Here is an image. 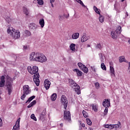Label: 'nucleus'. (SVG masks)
Here are the masks:
<instances>
[{
  "label": "nucleus",
  "instance_id": "1",
  "mask_svg": "<svg viewBox=\"0 0 130 130\" xmlns=\"http://www.w3.org/2000/svg\"><path fill=\"white\" fill-rule=\"evenodd\" d=\"M27 70L30 75H34L32 76L33 81L34 83H35L36 86L38 87L40 84V80H39L40 75H39V73H38V67L36 66H33L32 67L31 66H28L27 67Z\"/></svg>",
  "mask_w": 130,
  "mask_h": 130
},
{
  "label": "nucleus",
  "instance_id": "2",
  "mask_svg": "<svg viewBox=\"0 0 130 130\" xmlns=\"http://www.w3.org/2000/svg\"><path fill=\"white\" fill-rule=\"evenodd\" d=\"M29 60L43 63V62L47 61V58L43 53L32 52L29 54Z\"/></svg>",
  "mask_w": 130,
  "mask_h": 130
},
{
  "label": "nucleus",
  "instance_id": "3",
  "mask_svg": "<svg viewBox=\"0 0 130 130\" xmlns=\"http://www.w3.org/2000/svg\"><path fill=\"white\" fill-rule=\"evenodd\" d=\"M7 32L11 35L14 39H19L21 37V33L18 30L13 28H9L7 29Z\"/></svg>",
  "mask_w": 130,
  "mask_h": 130
},
{
  "label": "nucleus",
  "instance_id": "4",
  "mask_svg": "<svg viewBox=\"0 0 130 130\" xmlns=\"http://www.w3.org/2000/svg\"><path fill=\"white\" fill-rule=\"evenodd\" d=\"M13 82H14V78L10 77H7L6 86L9 95H11L12 92H13V86H12Z\"/></svg>",
  "mask_w": 130,
  "mask_h": 130
},
{
  "label": "nucleus",
  "instance_id": "5",
  "mask_svg": "<svg viewBox=\"0 0 130 130\" xmlns=\"http://www.w3.org/2000/svg\"><path fill=\"white\" fill-rule=\"evenodd\" d=\"M70 85L72 88L75 89V92L78 94V95H80L81 94V90H80V86L78 85L74 80L72 79L70 81Z\"/></svg>",
  "mask_w": 130,
  "mask_h": 130
},
{
  "label": "nucleus",
  "instance_id": "6",
  "mask_svg": "<svg viewBox=\"0 0 130 130\" xmlns=\"http://www.w3.org/2000/svg\"><path fill=\"white\" fill-rule=\"evenodd\" d=\"M63 118L67 121H71V112L69 111H64L63 114Z\"/></svg>",
  "mask_w": 130,
  "mask_h": 130
},
{
  "label": "nucleus",
  "instance_id": "7",
  "mask_svg": "<svg viewBox=\"0 0 130 130\" xmlns=\"http://www.w3.org/2000/svg\"><path fill=\"white\" fill-rule=\"evenodd\" d=\"M61 102L63 105L64 109H67L68 107V99L66 97V95H62L61 96Z\"/></svg>",
  "mask_w": 130,
  "mask_h": 130
},
{
  "label": "nucleus",
  "instance_id": "8",
  "mask_svg": "<svg viewBox=\"0 0 130 130\" xmlns=\"http://www.w3.org/2000/svg\"><path fill=\"white\" fill-rule=\"evenodd\" d=\"M103 106L105 108H108L110 107V99H105L103 102Z\"/></svg>",
  "mask_w": 130,
  "mask_h": 130
},
{
  "label": "nucleus",
  "instance_id": "9",
  "mask_svg": "<svg viewBox=\"0 0 130 130\" xmlns=\"http://www.w3.org/2000/svg\"><path fill=\"white\" fill-rule=\"evenodd\" d=\"M21 120V118H19L16 121L15 125L13 126L12 130H19L20 129V121Z\"/></svg>",
  "mask_w": 130,
  "mask_h": 130
},
{
  "label": "nucleus",
  "instance_id": "10",
  "mask_svg": "<svg viewBox=\"0 0 130 130\" xmlns=\"http://www.w3.org/2000/svg\"><path fill=\"white\" fill-rule=\"evenodd\" d=\"M24 94L28 95V94H30L31 93V90H30V87L28 85H24L23 86V92Z\"/></svg>",
  "mask_w": 130,
  "mask_h": 130
},
{
  "label": "nucleus",
  "instance_id": "11",
  "mask_svg": "<svg viewBox=\"0 0 130 130\" xmlns=\"http://www.w3.org/2000/svg\"><path fill=\"white\" fill-rule=\"evenodd\" d=\"M50 85H51V83L48 79H46L44 81V87L46 90H48L49 88H50Z\"/></svg>",
  "mask_w": 130,
  "mask_h": 130
},
{
  "label": "nucleus",
  "instance_id": "12",
  "mask_svg": "<svg viewBox=\"0 0 130 130\" xmlns=\"http://www.w3.org/2000/svg\"><path fill=\"white\" fill-rule=\"evenodd\" d=\"M89 39H90V37L87 35H85V34H84L81 39V42H85V41L89 40Z\"/></svg>",
  "mask_w": 130,
  "mask_h": 130
},
{
  "label": "nucleus",
  "instance_id": "13",
  "mask_svg": "<svg viewBox=\"0 0 130 130\" xmlns=\"http://www.w3.org/2000/svg\"><path fill=\"white\" fill-rule=\"evenodd\" d=\"M73 72H75L76 73L77 77H82V76H83V72L78 69H74Z\"/></svg>",
  "mask_w": 130,
  "mask_h": 130
},
{
  "label": "nucleus",
  "instance_id": "14",
  "mask_svg": "<svg viewBox=\"0 0 130 130\" xmlns=\"http://www.w3.org/2000/svg\"><path fill=\"white\" fill-rule=\"evenodd\" d=\"M29 28L30 30H36L37 26L35 23H30L29 25Z\"/></svg>",
  "mask_w": 130,
  "mask_h": 130
},
{
  "label": "nucleus",
  "instance_id": "15",
  "mask_svg": "<svg viewBox=\"0 0 130 130\" xmlns=\"http://www.w3.org/2000/svg\"><path fill=\"white\" fill-rule=\"evenodd\" d=\"M111 36L113 39H116V38H117V33H116L115 31H112Z\"/></svg>",
  "mask_w": 130,
  "mask_h": 130
},
{
  "label": "nucleus",
  "instance_id": "16",
  "mask_svg": "<svg viewBox=\"0 0 130 130\" xmlns=\"http://www.w3.org/2000/svg\"><path fill=\"white\" fill-rule=\"evenodd\" d=\"M80 36V34L79 32H75L72 35V39H78Z\"/></svg>",
  "mask_w": 130,
  "mask_h": 130
},
{
  "label": "nucleus",
  "instance_id": "17",
  "mask_svg": "<svg viewBox=\"0 0 130 130\" xmlns=\"http://www.w3.org/2000/svg\"><path fill=\"white\" fill-rule=\"evenodd\" d=\"M70 48L73 52H75L76 51V44H71L70 46Z\"/></svg>",
  "mask_w": 130,
  "mask_h": 130
},
{
  "label": "nucleus",
  "instance_id": "18",
  "mask_svg": "<svg viewBox=\"0 0 130 130\" xmlns=\"http://www.w3.org/2000/svg\"><path fill=\"white\" fill-rule=\"evenodd\" d=\"M110 71L111 76L115 77V73L114 71V68L112 66L110 67Z\"/></svg>",
  "mask_w": 130,
  "mask_h": 130
},
{
  "label": "nucleus",
  "instance_id": "19",
  "mask_svg": "<svg viewBox=\"0 0 130 130\" xmlns=\"http://www.w3.org/2000/svg\"><path fill=\"white\" fill-rule=\"evenodd\" d=\"M0 87L5 86V76H2L1 78Z\"/></svg>",
  "mask_w": 130,
  "mask_h": 130
},
{
  "label": "nucleus",
  "instance_id": "20",
  "mask_svg": "<svg viewBox=\"0 0 130 130\" xmlns=\"http://www.w3.org/2000/svg\"><path fill=\"white\" fill-rule=\"evenodd\" d=\"M39 24L41 27V28H43L44 27V25L45 23L44 22V19L41 18L39 20Z\"/></svg>",
  "mask_w": 130,
  "mask_h": 130
},
{
  "label": "nucleus",
  "instance_id": "21",
  "mask_svg": "<svg viewBox=\"0 0 130 130\" xmlns=\"http://www.w3.org/2000/svg\"><path fill=\"white\" fill-rule=\"evenodd\" d=\"M23 12L24 15H26V16H28V15H29V10L28 9L26 8V7L23 8Z\"/></svg>",
  "mask_w": 130,
  "mask_h": 130
},
{
  "label": "nucleus",
  "instance_id": "22",
  "mask_svg": "<svg viewBox=\"0 0 130 130\" xmlns=\"http://www.w3.org/2000/svg\"><path fill=\"white\" fill-rule=\"evenodd\" d=\"M57 96V94H56V93H53L51 96V100H52V101H55V100H56Z\"/></svg>",
  "mask_w": 130,
  "mask_h": 130
},
{
  "label": "nucleus",
  "instance_id": "23",
  "mask_svg": "<svg viewBox=\"0 0 130 130\" xmlns=\"http://www.w3.org/2000/svg\"><path fill=\"white\" fill-rule=\"evenodd\" d=\"M119 61L120 63L125 61V57H124V56H120L119 57Z\"/></svg>",
  "mask_w": 130,
  "mask_h": 130
},
{
  "label": "nucleus",
  "instance_id": "24",
  "mask_svg": "<svg viewBox=\"0 0 130 130\" xmlns=\"http://www.w3.org/2000/svg\"><path fill=\"white\" fill-rule=\"evenodd\" d=\"M116 33H117V34H120L121 33V26H119L117 27L116 30Z\"/></svg>",
  "mask_w": 130,
  "mask_h": 130
},
{
  "label": "nucleus",
  "instance_id": "25",
  "mask_svg": "<svg viewBox=\"0 0 130 130\" xmlns=\"http://www.w3.org/2000/svg\"><path fill=\"white\" fill-rule=\"evenodd\" d=\"M36 104V101L34 100L28 106H27V108H31L32 106H34V105H35Z\"/></svg>",
  "mask_w": 130,
  "mask_h": 130
},
{
  "label": "nucleus",
  "instance_id": "26",
  "mask_svg": "<svg viewBox=\"0 0 130 130\" xmlns=\"http://www.w3.org/2000/svg\"><path fill=\"white\" fill-rule=\"evenodd\" d=\"M100 59L101 61V62H104V57H103V55H102V53H99V54Z\"/></svg>",
  "mask_w": 130,
  "mask_h": 130
},
{
  "label": "nucleus",
  "instance_id": "27",
  "mask_svg": "<svg viewBox=\"0 0 130 130\" xmlns=\"http://www.w3.org/2000/svg\"><path fill=\"white\" fill-rule=\"evenodd\" d=\"M81 70L85 74H87L88 72H89V70H88V68H87L85 66H84V67Z\"/></svg>",
  "mask_w": 130,
  "mask_h": 130
},
{
  "label": "nucleus",
  "instance_id": "28",
  "mask_svg": "<svg viewBox=\"0 0 130 130\" xmlns=\"http://www.w3.org/2000/svg\"><path fill=\"white\" fill-rule=\"evenodd\" d=\"M34 98H35V96L33 95L31 97H30L28 100L25 102V103H30V102H31L33 99H34Z\"/></svg>",
  "mask_w": 130,
  "mask_h": 130
},
{
  "label": "nucleus",
  "instance_id": "29",
  "mask_svg": "<svg viewBox=\"0 0 130 130\" xmlns=\"http://www.w3.org/2000/svg\"><path fill=\"white\" fill-rule=\"evenodd\" d=\"M25 36L26 37H29L31 35V32H30L29 30H25L24 31Z\"/></svg>",
  "mask_w": 130,
  "mask_h": 130
},
{
  "label": "nucleus",
  "instance_id": "30",
  "mask_svg": "<svg viewBox=\"0 0 130 130\" xmlns=\"http://www.w3.org/2000/svg\"><path fill=\"white\" fill-rule=\"evenodd\" d=\"M99 21L101 23H103V22H104V16L100 15Z\"/></svg>",
  "mask_w": 130,
  "mask_h": 130
},
{
  "label": "nucleus",
  "instance_id": "31",
  "mask_svg": "<svg viewBox=\"0 0 130 130\" xmlns=\"http://www.w3.org/2000/svg\"><path fill=\"white\" fill-rule=\"evenodd\" d=\"M101 68L104 71H106V66H105V64H104V62H102L101 64Z\"/></svg>",
  "mask_w": 130,
  "mask_h": 130
},
{
  "label": "nucleus",
  "instance_id": "32",
  "mask_svg": "<svg viewBox=\"0 0 130 130\" xmlns=\"http://www.w3.org/2000/svg\"><path fill=\"white\" fill-rule=\"evenodd\" d=\"M78 66L79 68H80V70H82L84 67H85V65H84L83 63L79 62L78 63Z\"/></svg>",
  "mask_w": 130,
  "mask_h": 130
},
{
  "label": "nucleus",
  "instance_id": "33",
  "mask_svg": "<svg viewBox=\"0 0 130 130\" xmlns=\"http://www.w3.org/2000/svg\"><path fill=\"white\" fill-rule=\"evenodd\" d=\"M92 110H94V111L95 112L98 111V109L97 108V106L96 105H92Z\"/></svg>",
  "mask_w": 130,
  "mask_h": 130
},
{
  "label": "nucleus",
  "instance_id": "34",
  "mask_svg": "<svg viewBox=\"0 0 130 130\" xmlns=\"http://www.w3.org/2000/svg\"><path fill=\"white\" fill-rule=\"evenodd\" d=\"M79 127L80 128H81V129H82V127H85V123H82V122L80 121L79 122Z\"/></svg>",
  "mask_w": 130,
  "mask_h": 130
},
{
  "label": "nucleus",
  "instance_id": "35",
  "mask_svg": "<svg viewBox=\"0 0 130 130\" xmlns=\"http://www.w3.org/2000/svg\"><path fill=\"white\" fill-rule=\"evenodd\" d=\"M30 118H31V119L35 120V121H37V119L36 118V117H35V115L34 114L31 115Z\"/></svg>",
  "mask_w": 130,
  "mask_h": 130
},
{
  "label": "nucleus",
  "instance_id": "36",
  "mask_svg": "<svg viewBox=\"0 0 130 130\" xmlns=\"http://www.w3.org/2000/svg\"><path fill=\"white\" fill-rule=\"evenodd\" d=\"M86 122L88 125H92V122L91 120L89 118L86 119Z\"/></svg>",
  "mask_w": 130,
  "mask_h": 130
},
{
  "label": "nucleus",
  "instance_id": "37",
  "mask_svg": "<svg viewBox=\"0 0 130 130\" xmlns=\"http://www.w3.org/2000/svg\"><path fill=\"white\" fill-rule=\"evenodd\" d=\"M120 124H121L120 122H118V123L117 124H113L114 128H118Z\"/></svg>",
  "mask_w": 130,
  "mask_h": 130
},
{
  "label": "nucleus",
  "instance_id": "38",
  "mask_svg": "<svg viewBox=\"0 0 130 130\" xmlns=\"http://www.w3.org/2000/svg\"><path fill=\"white\" fill-rule=\"evenodd\" d=\"M58 18L59 21H63V20H64V16L63 15H59Z\"/></svg>",
  "mask_w": 130,
  "mask_h": 130
},
{
  "label": "nucleus",
  "instance_id": "39",
  "mask_svg": "<svg viewBox=\"0 0 130 130\" xmlns=\"http://www.w3.org/2000/svg\"><path fill=\"white\" fill-rule=\"evenodd\" d=\"M82 113L83 114V116L85 118L88 117V113H87V112H86L85 111H83Z\"/></svg>",
  "mask_w": 130,
  "mask_h": 130
},
{
  "label": "nucleus",
  "instance_id": "40",
  "mask_svg": "<svg viewBox=\"0 0 130 130\" xmlns=\"http://www.w3.org/2000/svg\"><path fill=\"white\" fill-rule=\"evenodd\" d=\"M38 5L40 6H42L44 4L43 0H37Z\"/></svg>",
  "mask_w": 130,
  "mask_h": 130
},
{
  "label": "nucleus",
  "instance_id": "41",
  "mask_svg": "<svg viewBox=\"0 0 130 130\" xmlns=\"http://www.w3.org/2000/svg\"><path fill=\"white\" fill-rule=\"evenodd\" d=\"M26 95H28V94H26V93H24V92H23V94L21 96V100H24L25 98H26Z\"/></svg>",
  "mask_w": 130,
  "mask_h": 130
},
{
  "label": "nucleus",
  "instance_id": "42",
  "mask_svg": "<svg viewBox=\"0 0 130 130\" xmlns=\"http://www.w3.org/2000/svg\"><path fill=\"white\" fill-rule=\"evenodd\" d=\"M76 1L77 2V3L81 5L82 7H85V5L84 4V3H83V2H82V1L81 0H76Z\"/></svg>",
  "mask_w": 130,
  "mask_h": 130
},
{
  "label": "nucleus",
  "instance_id": "43",
  "mask_svg": "<svg viewBox=\"0 0 130 130\" xmlns=\"http://www.w3.org/2000/svg\"><path fill=\"white\" fill-rule=\"evenodd\" d=\"M108 113V108H105L104 112V115H106Z\"/></svg>",
  "mask_w": 130,
  "mask_h": 130
},
{
  "label": "nucleus",
  "instance_id": "44",
  "mask_svg": "<svg viewBox=\"0 0 130 130\" xmlns=\"http://www.w3.org/2000/svg\"><path fill=\"white\" fill-rule=\"evenodd\" d=\"M95 86L96 89H99V88H100V85L99 84V83L98 82H96L95 83Z\"/></svg>",
  "mask_w": 130,
  "mask_h": 130
},
{
  "label": "nucleus",
  "instance_id": "45",
  "mask_svg": "<svg viewBox=\"0 0 130 130\" xmlns=\"http://www.w3.org/2000/svg\"><path fill=\"white\" fill-rule=\"evenodd\" d=\"M114 125V124H109V128L110 129H113L114 128V127L113 126Z\"/></svg>",
  "mask_w": 130,
  "mask_h": 130
},
{
  "label": "nucleus",
  "instance_id": "46",
  "mask_svg": "<svg viewBox=\"0 0 130 130\" xmlns=\"http://www.w3.org/2000/svg\"><path fill=\"white\" fill-rule=\"evenodd\" d=\"M99 9L97 8V7L95 6H93V10L94 11V12H96V11H98Z\"/></svg>",
  "mask_w": 130,
  "mask_h": 130
},
{
  "label": "nucleus",
  "instance_id": "47",
  "mask_svg": "<svg viewBox=\"0 0 130 130\" xmlns=\"http://www.w3.org/2000/svg\"><path fill=\"white\" fill-rule=\"evenodd\" d=\"M46 113V110H44L43 111L42 113V115H43V116H44V115H45Z\"/></svg>",
  "mask_w": 130,
  "mask_h": 130
},
{
  "label": "nucleus",
  "instance_id": "48",
  "mask_svg": "<svg viewBox=\"0 0 130 130\" xmlns=\"http://www.w3.org/2000/svg\"><path fill=\"white\" fill-rule=\"evenodd\" d=\"M96 48H99L100 49V48H101V45L100 44H98L96 45Z\"/></svg>",
  "mask_w": 130,
  "mask_h": 130
},
{
  "label": "nucleus",
  "instance_id": "49",
  "mask_svg": "<svg viewBox=\"0 0 130 130\" xmlns=\"http://www.w3.org/2000/svg\"><path fill=\"white\" fill-rule=\"evenodd\" d=\"M3 126V121L2 120V118H0V127Z\"/></svg>",
  "mask_w": 130,
  "mask_h": 130
},
{
  "label": "nucleus",
  "instance_id": "50",
  "mask_svg": "<svg viewBox=\"0 0 130 130\" xmlns=\"http://www.w3.org/2000/svg\"><path fill=\"white\" fill-rule=\"evenodd\" d=\"M95 13H96V14H98V15H101V14H100V9L96 10L95 11Z\"/></svg>",
  "mask_w": 130,
  "mask_h": 130
},
{
  "label": "nucleus",
  "instance_id": "51",
  "mask_svg": "<svg viewBox=\"0 0 130 130\" xmlns=\"http://www.w3.org/2000/svg\"><path fill=\"white\" fill-rule=\"evenodd\" d=\"M92 71H93V72H96V70H95V67H90Z\"/></svg>",
  "mask_w": 130,
  "mask_h": 130
},
{
  "label": "nucleus",
  "instance_id": "52",
  "mask_svg": "<svg viewBox=\"0 0 130 130\" xmlns=\"http://www.w3.org/2000/svg\"><path fill=\"white\" fill-rule=\"evenodd\" d=\"M64 17H65V18H66V19H68L69 18V17H70V14H68V15H63Z\"/></svg>",
  "mask_w": 130,
  "mask_h": 130
},
{
  "label": "nucleus",
  "instance_id": "53",
  "mask_svg": "<svg viewBox=\"0 0 130 130\" xmlns=\"http://www.w3.org/2000/svg\"><path fill=\"white\" fill-rule=\"evenodd\" d=\"M105 127L106 128H109V124L105 125Z\"/></svg>",
  "mask_w": 130,
  "mask_h": 130
},
{
  "label": "nucleus",
  "instance_id": "54",
  "mask_svg": "<svg viewBox=\"0 0 130 130\" xmlns=\"http://www.w3.org/2000/svg\"><path fill=\"white\" fill-rule=\"evenodd\" d=\"M128 71L129 73H130V62L128 63Z\"/></svg>",
  "mask_w": 130,
  "mask_h": 130
},
{
  "label": "nucleus",
  "instance_id": "55",
  "mask_svg": "<svg viewBox=\"0 0 130 130\" xmlns=\"http://www.w3.org/2000/svg\"><path fill=\"white\" fill-rule=\"evenodd\" d=\"M50 4H52V3H54L55 2V0H50Z\"/></svg>",
  "mask_w": 130,
  "mask_h": 130
},
{
  "label": "nucleus",
  "instance_id": "56",
  "mask_svg": "<svg viewBox=\"0 0 130 130\" xmlns=\"http://www.w3.org/2000/svg\"><path fill=\"white\" fill-rule=\"evenodd\" d=\"M23 49H27V46H23Z\"/></svg>",
  "mask_w": 130,
  "mask_h": 130
},
{
  "label": "nucleus",
  "instance_id": "57",
  "mask_svg": "<svg viewBox=\"0 0 130 130\" xmlns=\"http://www.w3.org/2000/svg\"><path fill=\"white\" fill-rule=\"evenodd\" d=\"M53 3H51L52 8H53L54 6H53Z\"/></svg>",
  "mask_w": 130,
  "mask_h": 130
},
{
  "label": "nucleus",
  "instance_id": "58",
  "mask_svg": "<svg viewBox=\"0 0 130 130\" xmlns=\"http://www.w3.org/2000/svg\"><path fill=\"white\" fill-rule=\"evenodd\" d=\"M60 126L61 127L63 126V124L60 123Z\"/></svg>",
  "mask_w": 130,
  "mask_h": 130
},
{
  "label": "nucleus",
  "instance_id": "59",
  "mask_svg": "<svg viewBox=\"0 0 130 130\" xmlns=\"http://www.w3.org/2000/svg\"><path fill=\"white\" fill-rule=\"evenodd\" d=\"M89 130H94V129H93L92 127H89Z\"/></svg>",
  "mask_w": 130,
  "mask_h": 130
},
{
  "label": "nucleus",
  "instance_id": "60",
  "mask_svg": "<svg viewBox=\"0 0 130 130\" xmlns=\"http://www.w3.org/2000/svg\"><path fill=\"white\" fill-rule=\"evenodd\" d=\"M128 43H129V44H130V40L128 41Z\"/></svg>",
  "mask_w": 130,
  "mask_h": 130
},
{
  "label": "nucleus",
  "instance_id": "61",
  "mask_svg": "<svg viewBox=\"0 0 130 130\" xmlns=\"http://www.w3.org/2000/svg\"><path fill=\"white\" fill-rule=\"evenodd\" d=\"M122 2H124V0H122Z\"/></svg>",
  "mask_w": 130,
  "mask_h": 130
},
{
  "label": "nucleus",
  "instance_id": "62",
  "mask_svg": "<svg viewBox=\"0 0 130 130\" xmlns=\"http://www.w3.org/2000/svg\"><path fill=\"white\" fill-rule=\"evenodd\" d=\"M0 66H2V64L0 63Z\"/></svg>",
  "mask_w": 130,
  "mask_h": 130
}]
</instances>
